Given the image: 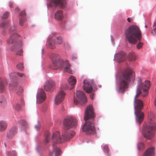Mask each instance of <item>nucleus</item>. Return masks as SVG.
<instances>
[{"instance_id": "obj_1", "label": "nucleus", "mask_w": 156, "mask_h": 156, "mask_svg": "<svg viewBox=\"0 0 156 156\" xmlns=\"http://www.w3.org/2000/svg\"><path fill=\"white\" fill-rule=\"evenodd\" d=\"M75 134V133L74 131L71 130L69 132L66 131L63 133L62 136H61L59 133L57 131L53 133L51 136L50 132L47 131L45 133L44 142L47 143L51 141L52 143L53 151L55 152V156H60L61 154V150L59 147H56L54 145L57 143H61L65 141L69 140Z\"/></svg>"}, {"instance_id": "obj_2", "label": "nucleus", "mask_w": 156, "mask_h": 156, "mask_svg": "<svg viewBox=\"0 0 156 156\" xmlns=\"http://www.w3.org/2000/svg\"><path fill=\"white\" fill-rule=\"evenodd\" d=\"M132 80H134L133 72L128 69L122 73L118 81L117 91L118 92L124 93L128 87L129 83Z\"/></svg>"}, {"instance_id": "obj_3", "label": "nucleus", "mask_w": 156, "mask_h": 156, "mask_svg": "<svg viewBox=\"0 0 156 156\" xmlns=\"http://www.w3.org/2000/svg\"><path fill=\"white\" fill-rule=\"evenodd\" d=\"M126 39L131 44H136L138 41L141 38L142 33L139 27L133 25L129 26L125 30Z\"/></svg>"}, {"instance_id": "obj_4", "label": "nucleus", "mask_w": 156, "mask_h": 156, "mask_svg": "<svg viewBox=\"0 0 156 156\" xmlns=\"http://www.w3.org/2000/svg\"><path fill=\"white\" fill-rule=\"evenodd\" d=\"M60 56L57 54H53L51 56L53 66L52 68L57 69L61 68L63 69L64 72H67L72 74V71L70 68V65L68 61L64 62L63 60L60 59Z\"/></svg>"}, {"instance_id": "obj_5", "label": "nucleus", "mask_w": 156, "mask_h": 156, "mask_svg": "<svg viewBox=\"0 0 156 156\" xmlns=\"http://www.w3.org/2000/svg\"><path fill=\"white\" fill-rule=\"evenodd\" d=\"M134 105L135 110V114L136 116V122L140 124L143 121L144 117V113L141 111V110L143 108V102L140 99H134Z\"/></svg>"}, {"instance_id": "obj_6", "label": "nucleus", "mask_w": 156, "mask_h": 156, "mask_svg": "<svg viewBox=\"0 0 156 156\" xmlns=\"http://www.w3.org/2000/svg\"><path fill=\"white\" fill-rule=\"evenodd\" d=\"M63 41L62 37L55 33H52L48 37L47 44L51 49L55 48V44H63Z\"/></svg>"}, {"instance_id": "obj_7", "label": "nucleus", "mask_w": 156, "mask_h": 156, "mask_svg": "<svg viewBox=\"0 0 156 156\" xmlns=\"http://www.w3.org/2000/svg\"><path fill=\"white\" fill-rule=\"evenodd\" d=\"M87 101V99L84 93L80 90L76 91V96L74 98V103L76 105H82Z\"/></svg>"}, {"instance_id": "obj_8", "label": "nucleus", "mask_w": 156, "mask_h": 156, "mask_svg": "<svg viewBox=\"0 0 156 156\" xmlns=\"http://www.w3.org/2000/svg\"><path fill=\"white\" fill-rule=\"evenodd\" d=\"M83 130L87 134H94L95 133L96 130L93 121L86 122L83 126Z\"/></svg>"}, {"instance_id": "obj_9", "label": "nucleus", "mask_w": 156, "mask_h": 156, "mask_svg": "<svg viewBox=\"0 0 156 156\" xmlns=\"http://www.w3.org/2000/svg\"><path fill=\"white\" fill-rule=\"evenodd\" d=\"M77 123V120L75 117L69 116L64 120L63 125L65 128L68 129L76 126Z\"/></svg>"}, {"instance_id": "obj_10", "label": "nucleus", "mask_w": 156, "mask_h": 156, "mask_svg": "<svg viewBox=\"0 0 156 156\" xmlns=\"http://www.w3.org/2000/svg\"><path fill=\"white\" fill-rule=\"evenodd\" d=\"M155 127L153 126H148L145 128L143 135L147 139L151 140L154 136Z\"/></svg>"}, {"instance_id": "obj_11", "label": "nucleus", "mask_w": 156, "mask_h": 156, "mask_svg": "<svg viewBox=\"0 0 156 156\" xmlns=\"http://www.w3.org/2000/svg\"><path fill=\"white\" fill-rule=\"evenodd\" d=\"M83 88L84 91L88 93H90L93 91L92 85L93 82L91 80L86 79L83 82Z\"/></svg>"}, {"instance_id": "obj_12", "label": "nucleus", "mask_w": 156, "mask_h": 156, "mask_svg": "<svg viewBox=\"0 0 156 156\" xmlns=\"http://www.w3.org/2000/svg\"><path fill=\"white\" fill-rule=\"evenodd\" d=\"M94 114L92 106L89 105L87 107L85 111L84 119L86 121L90 119L94 118Z\"/></svg>"}, {"instance_id": "obj_13", "label": "nucleus", "mask_w": 156, "mask_h": 156, "mask_svg": "<svg viewBox=\"0 0 156 156\" xmlns=\"http://www.w3.org/2000/svg\"><path fill=\"white\" fill-rule=\"evenodd\" d=\"M66 0H52L50 2L48 5L51 7L58 6L63 8L66 6Z\"/></svg>"}, {"instance_id": "obj_14", "label": "nucleus", "mask_w": 156, "mask_h": 156, "mask_svg": "<svg viewBox=\"0 0 156 156\" xmlns=\"http://www.w3.org/2000/svg\"><path fill=\"white\" fill-rule=\"evenodd\" d=\"M140 83L139 84V86H140V89H142L143 90L144 94H143V96L144 97L146 96L147 94V90L149 89L150 86V81L148 80H146L144 84H143L141 83V80L140 78L139 80Z\"/></svg>"}, {"instance_id": "obj_15", "label": "nucleus", "mask_w": 156, "mask_h": 156, "mask_svg": "<svg viewBox=\"0 0 156 156\" xmlns=\"http://www.w3.org/2000/svg\"><path fill=\"white\" fill-rule=\"evenodd\" d=\"M46 96L45 92L42 89H40L37 95V102L40 104L43 102L45 99Z\"/></svg>"}, {"instance_id": "obj_16", "label": "nucleus", "mask_w": 156, "mask_h": 156, "mask_svg": "<svg viewBox=\"0 0 156 156\" xmlns=\"http://www.w3.org/2000/svg\"><path fill=\"white\" fill-rule=\"evenodd\" d=\"M66 93L62 90L59 91L57 94L55 99V103L56 104H58L61 103L64 100Z\"/></svg>"}, {"instance_id": "obj_17", "label": "nucleus", "mask_w": 156, "mask_h": 156, "mask_svg": "<svg viewBox=\"0 0 156 156\" xmlns=\"http://www.w3.org/2000/svg\"><path fill=\"white\" fill-rule=\"evenodd\" d=\"M115 58L119 62L124 61L126 59L125 53L123 52H121L115 55Z\"/></svg>"}, {"instance_id": "obj_18", "label": "nucleus", "mask_w": 156, "mask_h": 156, "mask_svg": "<svg viewBox=\"0 0 156 156\" xmlns=\"http://www.w3.org/2000/svg\"><path fill=\"white\" fill-rule=\"evenodd\" d=\"M55 85V82L52 80H49L45 83L44 87L45 90L47 91L50 90Z\"/></svg>"}, {"instance_id": "obj_19", "label": "nucleus", "mask_w": 156, "mask_h": 156, "mask_svg": "<svg viewBox=\"0 0 156 156\" xmlns=\"http://www.w3.org/2000/svg\"><path fill=\"white\" fill-rule=\"evenodd\" d=\"M154 147H150L146 151L144 156H154Z\"/></svg>"}, {"instance_id": "obj_20", "label": "nucleus", "mask_w": 156, "mask_h": 156, "mask_svg": "<svg viewBox=\"0 0 156 156\" xmlns=\"http://www.w3.org/2000/svg\"><path fill=\"white\" fill-rule=\"evenodd\" d=\"M16 128L13 127L10 129L7 133V137L9 138H12L16 133Z\"/></svg>"}, {"instance_id": "obj_21", "label": "nucleus", "mask_w": 156, "mask_h": 156, "mask_svg": "<svg viewBox=\"0 0 156 156\" xmlns=\"http://www.w3.org/2000/svg\"><path fill=\"white\" fill-rule=\"evenodd\" d=\"M76 78L73 76H71L68 80L69 83L70 85L72 86L70 89H72L73 88V87L76 83Z\"/></svg>"}, {"instance_id": "obj_22", "label": "nucleus", "mask_w": 156, "mask_h": 156, "mask_svg": "<svg viewBox=\"0 0 156 156\" xmlns=\"http://www.w3.org/2000/svg\"><path fill=\"white\" fill-rule=\"evenodd\" d=\"M18 37L17 34H14L10 37L7 41L8 43L9 44H12L16 39H17Z\"/></svg>"}, {"instance_id": "obj_23", "label": "nucleus", "mask_w": 156, "mask_h": 156, "mask_svg": "<svg viewBox=\"0 0 156 156\" xmlns=\"http://www.w3.org/2000/svg\"><path fill=\"white\" fill-rule=\"evenodd\" d=\"M55 16L57 20H62V11L61 10H58L57 11L55 14Z\"/></svg>"}, {"instance_id": "obj_24", "label": "nucleus", "mask_w": 156, "mask_h": 156, "mask_svg": "<svg viewBox=\"0 0 156 156\" xmlns=\"http://www.w3.org/2000/svg\"><path fill=\"white\" fill-rule=\"evenodd\" d=\"M7 126L6 122L3 121L0 122V131H3L5 130Z\"/></svg>"}, {"instance_id": "obj_25", "label": "nucleus", "mask_w": 156, "mask_h": 156, "mask_svg": "<svg viewBox=\"0 0 156 156\" xmlns=\"http://www.w3.org/2000/svg\"><path fill=\"white\" fill-rule=\"evenodd\" d=\"M128 59L131 61H133L136 59V55L134 52L130 53L128 56Z\"/></svg>"}, {"instance_id": "obj_26", "label": "nucleus", "mask_w": 156, "mask_h": 156, "mask_svg": "<svg viewBox=\"0 0 156 156\" xmlns=\"http://www.w3.org/2000/svg\"><path fill=\"white\" fill-rule=\"evenodd\" d=\"M13 74L15 76H17L20 77L24 78L26 77L25 74L23 73H20L17 72H15L13 73Z\"/></svg>"}, {"instance_id": "obj_27", "label": "nucleus", "mask_w": 156, "mask_h": 156, "mask_svg": "<svg viewBox=\"0 0 156 156\" xmlns=\"http://www.w3.org/2000/svg\"><path fill=\"white\" fill-rule=\"evenodd\" d=\"M5 88V86L4 83L1 79L0 78V92H2L4 90Z\"/></svg>"}, {"instance_id": "obj_28", "label": "nucleus", "mask_w": 156, "mask_h": 156, "mask_svg": "<svg viewBox=\"0 0 156 156\" xmlns=\"http://www.w3.org/2000/svg\"><path fill=\"white\" fill-rule=\"evenodd\" d=\"M141 90L140 86L138 85V88L137 89L136 91V94L135 97L134 99H137V98L139 96L141 93Z\"/></svg>"}, {"instance_id": "obj_29", "label": "nucleus", "mask_w": 156, "mask_h": 156, "mask_svg": "<svg viewBox=\"0 0 156 156\" xmlns=\"http://www.w3.org/2000/svg\"><path fill=\"white\" fill-rule=\"evenodd\" d=\"M148 118L151 120H152L154 118V114L152 112L148 113Z\"/></svg>"}, {"instance_id": "obj_30", "label": "nucleus", "mask_w": 156, "mask_h": 156, "mask_svg": "<svg viewBox=\"0 0 156 156\" xmlns=\"http://www.w3.org/2000/svg\"><path fill=\"white\" fill-rule=\"evenodd\" d=\"M17 68L19 70H22L23 68V63H20L17 65Z\"/></svg>"}, {"instance_id": "obj_31", "label": "nucleus", "mask_w": 156, "mask_h": 156, "mask_svg": "<svg viewBox=\"0 0 156 156\" xmlns=\"http://www.w3.org/2000/svg\"><path fill=\"white\" fill-rule=\"evenodd\" d=\"M103 149L104 152L106 154H108V155H109V150L108 148V147L106 145H105L103 147Z\"/></svg>"}, {"instance_id": "obj_32", "label": "nucleus", "mask_w": 156, "mask_h": 156, "mask_svg": "<svg viewBox=\"0 0 156 156\" xmlns=\"http://www.w3.org/2000/svg\"><path fill=\"white\" fill-rule=\"evenodd\" d=\"M137 147L139 150L143 149L144 147V145L142 143H140L138 144Z\"/></svg>"}, {"instance_id": "obj_33", "label": "nucleus", "mask_w": 156, "mask_h": 156, "mask_svg": "<svg viewBox=\"0 0 156 156\" xmlns=\"http://www.w3.org/2000/svg\"><path fill=\"white\" fill-rule=\"evenodd\" d=\"M23 91V88L22 87H20L18 88V90L17 91V94L18 95H21Z\"/></svg>"}, {"instance_id": "obj_34", "label": "nucleus", "mask_w": 156, "mask_h": 156, "mask_svg": "<svg viewBox=\"0 0 156 156\" xmlns=\"http://www.w3.org/2000/svg\"><path fill=\"white\" fill-rule=\"evenodd\" d=\"M9 16V13L7 12H5L2 16V19H6Z\"/></svg>"}, {"instance_id": "obj_35", "label": "nucleus", "mask_w": 156, "mask_h": 156, "mask_svg": "<svg viewBox=\"0 0 156 156\" xmlns=\"http://www.w3.org/2000/svg\"><path fill=\"white\" fill-rule=\"evenodd\" d=\"M14 109L17 110L19 111L21 109V107L19 104H16L14 106Z\"/></svg>"}, {"instance_id": "obj_36", "label": "nucleus", "mask_w": 156, "mask_h": 156, "mask_svg": "<svg viewBox=\"0 0 156 156\" xmlns=\"http://www.w3.org/2000/svg\"><path fill=\"white\" fill-rule=\"evenodd\" d=\"M47 107L46 105H43L42 107L40 109V110L41 111L45 112V111L47 109Z\"/></svg>"}, {"instance_id": "obj_37", "label": "nucleus", "mask_w": 156, "mask_h": 156, "mask_svg": "<svg viewBox=\"0 0 156 156\" xmlns=\"http://www.w3.org/2000/svg\"><path fill=\"white\" fill-rule=\"evenodd\" d=\"M0 102L3 106H5L6 104V100L5 98H3L2 101H0Z\"/></svg>"}, {"instance_id": "obj_38", "label": "nucleus", "mask_w": 156, "mask_h": 156, "mask_svg": "<svg viewBox=\"0 0 156 156\" xmlns=\"http://www.w3.org/2000/svg\"><path fill=\"white\" fill-rule=\"evenodd\" d=\"M25 20V19L24 18L22 17V18H21L20 19V24L22 26L23 23H24V20Z\"/></svg>"}, {"instance_id": "obj_39", "label": "nucleus", "mask_w": 156, "mask_h": 156, "mask_svg": "<svg viewBox=\"0 0 156 156\" xmlns=\"http://www.w3.org/2000/svg\"><path fill=\"white\" fill-rule=\"evenodd\" d=\"M143 45V43L142 42H139L136 45L137 48L139 49L141 48Z\"/></svg>"}, {"instance_id": "obj_40", "label": "nucleus", "mask_w": 156, "mask_h": 156, "mask_svg": "<svg viewBox=\"0 0 156 156\" xmlns=\"http://www.w3.org/2000/svg\"><path fill=\"white\" fill-rule=\"evenodd\" d=\"M23 55V51L22 50H21L17 51L16 53V55Z\"/></svg>"}, {"instance_id": "obj_41", "label": "nucleus", "mask_w": 156, "mask_h": 156, "mask_svg": "<svg viewBox=\"0 0 156 156\" xmlns=\"http://www.w3.org/2000/svg\"><path fill=\"white\" fill-rule=\"evenodd\" d=\"M22 42L21 41H20V43L16 45V46L15 48L16 49H17L18 48H20L22 46Z\"/></svg>"}, {"instance_id": "obj_42", "label": "nucleus", "mask_w": 156, "mask_h": 156, "mask_svg": "<svg viewBox=\"0 0 156 156\" xmlns=\"http://www.w3.org/2000/svg\"><path fill=\"white\" fill-rule=\"evenodd\" d=\"M25 15V12L24 11H21L20 13V16H23V17Z\"/></svg>"}, {"instance_id": "obj_43", "label": "nucleus", "mask_w": 156, "mask_h": 156, "mask_svg": "<svg viewBox=\"0 0 156 156\" xmlns=\"http://www.w3.org/2000/svg\"><path fill=\"white\" fill-rule=\"evenodd\" d=\"M6 26V24L5 23H2L0 25V27H1L5 28Z\"/></svg>"}, {"instance_id": "obj_44", "label": "nucleus", "mask_w": 156, "mask_h": 156, "mask_svg": "<svg viewBox=\"0 0 156 156\" xmlns=\"http://www.w3.org/2000/svg\"><path fill=\"white\" fill-rule=\"evenodd\" d=\"M40 126L39 124H38L37 126H35V128L37 130H38L40 128Z\"/></svg>"}, {"instance_id": "obj_45", "label": "nucleus", "mask_w": 156, "mask_h": 156, "mask_svg": "<svg viewBox=\"0 0 156 156\" xmlns=\"http://www.w3.org/2000/svg\"><path fill=\"white\" fill-rule=\"evenodd\" d=\"M94 93H92L90 95V98L91 99H94Z\"/></svg>"}, {"instance_id": "obj_46", "label": "nucleus", "mask_w": 156, "mask_h": 156, "mask_svg": "<svg viewBox=\"0 0 156 156\" xmlns=\"http://www.w3.org/2000/svg\"><path fill=\"white\" fill-rule=\"evenodd\" d=\"M54 152L50 151L49 152V156H53L54 155Z\"/></svg>"}, {"instance_id": "obj_47", "label": "nucleus", "mask_w": 156, "mask_h": 156, "mask_svg": "<svg viewBox=\"0 0 156 156\" xmlns=\"http://www.w3.org/2000/svg\"><path fill=\"white\" fill-rule=\"evenodd\" d=\"M21 105L23 106L24 105V102H23V99H21Z\"/></svg>"}, {"instance_id": "obj_48", "label": "nucleus", "mask_w": 156, "mask_h": 156, "mask_svg": "<svg viewBox=\"0 0 156 156\" xmlns=\"http://www.w3.org/2000/svg\"><path fill=\"white\" fill-rule=\"evenodd\" d=\"M132 19H130V18H128L127 19V20L129 22H130L131 21V20Z\"/></svg>"}, {"instance_id": "obj_49", "label": "nucleus", "mask_w": 156, "mask_h": 156, "mask_svg": "<svg viewBox=\"0 0 156 156\" xmlns=\"http://www.w3.org/2000/svg\"><path fill=\"white\" fill-rule=\"evenodd\" d=\"M13 3L12 2H10L9 3V6L10 7H12L13 5Z\"/></svg>"}, {"instance_id": "obj_50", "label": "nucleus", "mask_w": 156, "mask_h": 156, "mask_svg": "<svg viewBox=\"0 0 156 156\" xmlns=\"http://www.w3.org/2000/svg\"><path fill=\"white\" fill-rule=\"evenodd\" d=\"M73 59L74 60L76 58V57L75 56H73L72 57Z\"/></svg>"}, {"instance_id": "obj_51", "label": "nucleus", "mask_w": 156, "mask_h": 156, "mask_svg": "<svg viewBox=\"0 0 156 156\" xmlns=\"http://www.w3.org/2000/svg\"><path fill=\"white\" fill-rule=\"evenodd\" d=\"M19 9L18 8H16V11H17V12H18L19 11Z\"/></svg>"}, {"instance_id": "obj_52", "label": "nucleus", "mask_w": 156, "mask_h": 156, "mask_svg": "<svg viewBox=\"0 0 156 156\" xmlns=\"http://www.w3.org/2000/svg\"><path fill=\"white\" fill-rule=\"evenodd\" d=\"M154 103L155 105L156 106V98L155 99V100Z\"/></svg>"}, {"instance_id": "obj_53", "label": "nucleus", "mask_w": 156, "mask_h": 156, "mask_svg": "<svg viewBox=\"0 0 156 156\" xmlns=\"http://www.w3.org/2000/svg\"><path fill=\"white\" fill-rule=\"evenodd\" d=\"M11 29H12V30H15V28L14 27H12V28H11Z\"/></svg>"}, {"instance_id": "obj_54", "label": "nucleus", "mask_w": 156, "mask_h": 156, "mask_svg": "<svg viewBox=\"0 0 156 156\" xmlns=\"http://www.w3.org/2000/svg\"><path fill=\"white\" fill-rule=\"evenodd\" d=\"M13 156H16V154L15 153H14V154L13 155Z\"/></svg>"}]
</instances>
